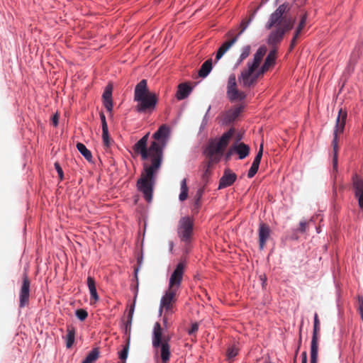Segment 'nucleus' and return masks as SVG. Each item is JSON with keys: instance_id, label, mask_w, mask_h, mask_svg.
<instances>
[{"instance_id": "423d86ee", "label": "nucleus", "mask_w": 363, "mask_h": 363, "mask_svg": "<svg viewBox=\"0 0 363 363\" xmlns=\"http://www.w3.org/2000/svg\"><path fill=\"white\" fill-rule=\"evenodd\" d=\"M171 336L164 335L160 323L154 325L152 344V347L160 352L162 363H168L171 357L169 341Z\"/></svg>"}, {"instance_id": "0eeeda50", "label": "nucleus", "mask_w": 363, "mask_h": 363, "mask_svg": "<svg viewBox=\"0 0 363 363\" xmlns=\"http://www.w3.org/2000/svg\"><path fill=\"white\" fill-rule=\"evenodd\" d=\"M233 134V130L230 129L223 133L218 140H213L208 143L205 150V153L208 157V161H211V162H217L219 161Z\"/></svg>"}, {"instance_id": "f03ea898", "label": "nucleus", "mask_w": 363, "mask_h": 363, "mask_svg": "<svg viewBox=\"0 0 363 363\" xmlns=\"http://www.w3.org/2000/svg\"><path fill=\"white\" fill-rule=\"evenodd\" d=\"M291 9V6L289 3H284L281 4L269 16L265 28L273 30L267 40L269 45H274L279 43L286 32L291 30L294 25V20L291 17L286 16V13Z\"/></svg>"}, {"instance_id": "6e6552de", "label": "nucleus", "mask_w": 363, "mask_h": 363, "mask_svg": "<svg viewBox=\"0 0 363 363\" xmlns=\"http://www.w3.org/2000/svg\"><path fill=\"white\" fill-rule=\"evenodd\" d=\"M347 113V111L340 108L338 112V116L336 120V125L334 130V137L332 141V146L333 150V169L337 171V153L339 150L338 147V135L343 133L346 123Z\"/></svg>"}, {"instance_id": "f704fd0d", "label": "nucleus", "mask_w": 363, "mask_h": 363, "mask_svg": "<svg viewBox=\"0 0 363 363\" xmlns=\"http://www.w3.org/2000/svg\"><path fill=\"white\" fill-rule=\"evenodd\" d=\"M129 350V342L127 345L124 347V348L119 353V358L123 361H125L128 357Z\"/></svg>"}, {"instance_id": "79ce46f5", "label": "nucleus", "mask_w": 363, "mask_h": 363, "mask_svg": "<svg viewBox=\"0 0 363 363\" xmlns=\"http://www.w3.org/2000/svg\"><path fill=\"white\" fill-rule=\"evenodd\" d=\"M100 118H101V121L102 128L108 127L106 120V116L103 113H100Z\"/></svg>"}, {"instance_id": "473e14b6", "label": "nucleus", "mask_w": 363, "mask_h": 363, "mask_svg": "<svg viewBox=\"0 0 363 363\" xmlns=\"http://www.w3.org/2000/svg\"><path fill=\"white\" fill-rule=\"evenodd\" d=\"M238 354V349L234 346L230 347L227 350V357L229 360L233 359Z\"/></svg>"}, {"instance_id": "f3484780", "label": "nucleus", "mask_w": 363, "mask_h": 363, "mask_svg": "<svg viewBox=\"0 0 363 363\" xmlns=\"http://www.w3.org/2000/svg\"><path fill=\"white\" fill-rule=\"evenodd\" d=\"M258 231L259 249L262 250L270 237L271 230L268 225L264 223H260Z\"/></svg>"}, {"instance_id": "7c9ffc66", "label": "nucleus", "mask_w": 363, "mask_h": 363, "mask_svg": "<svg viewBox=\"0 0 363 363\" xmlns=\"http://www.w3.org/2000/svg\"><path fill=\"white\" fill-rule=\"evenodd\" d=\"M102 139L104 146L108 147L111 145V140L109 138L108 127L102 128Z\"/></svg>"}, {"instance_id": "aec40b11", "label": "nucleus", "mask_w": 363, "mask_h": 363, "mask_svg": "<svg viewBox=\"0 0 363 363\" xmlns=\"http://www.w3.org/2000/svg\"><path fill=\"white\" fill-rule=\"evenodd\" d=\"M191 87L186 83L179 84L178 89L176 94V97L178 100H183L188 97L191 92Z\"/></svg>"}, {"instance_id": "1a4fd4ad", "label": "nucleus", "mask_w": 363, "mask_h": 363, "mask_svg": "<svg viewBox=\"0 0 363 363\" xmlns=\"http://www.w3.org/2000/svg\"><path fill=\"white\" fill-rule=\"evenodd\" d=\"M228 99L231 101H242L247 97L245 91L238 89L237 79L235 74L229 75L226 86Z\"/></svg>"}, {"instance_id": "c85d7f7f", "label": "nucleus", "mask_w": 363, "mask_h": 363, "mask_svg": "<svg viewBox=\"0 0 363 363\" xmlns=\"http://www.w3.org/2000/svg\"><path fill=\"white\" fill-rule=\"evenodd\" d=\"M251 47L250 45H245L242 48L241 54L236 62L235 66L240 65L243 60H245L250 54Z\"/></svg>"}, {"instance_id": "e433bc0d", "label": "nucleus", "mask_w": 363, "mask_h": 363, "mask_svg": "<svg viewBox=\"0 0 363 363\" xmlns=\"http://www.w3.org/2000/svg\"><path fill=\"white\" fill-rule=\"evenodd\" d=\"M357 299H358V303H359L358 311L360 314L361 319L363 321V296H358Z\"/></svg>"}, {"instance_id": "b1692460", "label": "nucleus", "mask_w": 363, "mask_h": 363, "mask_svg": "<svg viewBox=\"0 0 363 363\" xmlns=\"http://www.w3.org/2000/svg\"><path fill=\"white\" fill-rule=\"evenodd\" d=\"M67 334L65 337L66 340V346L67 348H70L74 342L75 337V329L74 327L71 325H68L67 328Z\"/></svg>"}, {"instance_id": "cd10ccee", "label": "nucleus", "mask_w": 363, "mask_h": 363, "mask_svg": "<svg viewBox=\"0 0 363 363\" xmlns=\"http://www.w3.org/2000/svg\"><path fill=\"white\" fill-rule=\"evenodd\" d=\"M99 357L98 348H94L86 357L82 363H94Z\"/></svg>"}, {"instance_id": "c9c22d12", "label": "nucleus", "mask_w": 363, "mask_h": 363, "mask_svg": "<svg viewBox=\"0 0 363 363\" xmlns=\"http://www.w3.org/2000/svg\"><path fill=\"white\" fill-rule=\"evenodd\" d=\"M142 262H143V255L140 256V257H139L138 259V267L135 268V279H136V281H137V284H136V286H135V292L138 293V270H139V267L142 265Z\"/></svg>"}, {"instance_id": "37998d69", "label": "nucleus", "mask_w": 363, "mask_h": 363, "mask_svg": "<svg viewBox=\"0 0 363 363\" xmlns=\"http://www.w3.org/2000/svg\"><path fill=\"white\" fill-rule=\"evenodd\" d=\"M59 114L56 113L52 118V123L55 127L57 126L59 121Z\"/></svg>"}, {"instance_id": "20e7f679", "label": "nucleus", "mask_w": 363, "mask_h": 363, "mask_svg": "<svg viewBox=\"0 0 363 363\" xmlns=\"http://www.w3.org/2000/svg\"><path fill=\"white\" fill-rule=\"evenodd\" d=\"M267 51V49L265 46L259 47L254 55L253 60L247 62L246 67L240 72L238 80L242 84L243 88L249 89L256 84L257 82L256 70L259 67Z\"/></svg>"}, {"instance_id": "3c124183", "label": "nucleus", "mask_w": 363, "mask_h": 363, "mask_svg": "<svg viewBox=\"0 0 363 363\" xmlns=\"http://www.w3.org/2000/svg\"><path fill=\"white\" fill-rule=\"evenodd\" d=\"M313 324L320 325V320L318 318V314L315 313L314 315V322Z\"/></svg>"}, {"instance_id": "412c9836", "label": "nucleus", "mask_w": 363, "mask_h": 363, "mask_svg": "<svg viewBox=\"0 0 363 363\" xmlns=\"http://www.w3.org/2000/svg\"><path fill=\"white\" fill-rule=\"evenodd\" d=\"M211 161H207L203 164V173L201 174V179L203 184V186H206L212 174V164Z\"/></svg>"}, {"instance_id": "4468645a", "label": "nucleus", "mask_w": 363, "mask_h": 363, "mask_svg": "<svg viewBox=\"0 0 363 363\" xmlns=\"http://www.w3.org/2000/svg\"><path fill=\"white\" fill-rule=\"evenodd\" d=\"M277 57V51L276 50H271L267 55L264 64L260 67V69L256 72V74H257V79L264 74L266 72H267L271 67H272L275 64V60Z\"/></svg>"}, {"instance_id": "ea45409f", "label": "nucleus", "mask_w": 363, "mask_h": 363, "mask_svg": "<svg viewBox=\"0 0 363 363\" xmlns=\"http://www.w3.org/2000/svg\"><path fill=\"white\" fill-rule=\"evenodd\" d=\"M308 222L306 220H302L299 223V228L297 229L298 231L301 233H304L306 230Z\"/></svg>"}, {"instance_id": "393cba45", "label": "nucleus", "mask_w": 363, "mask_h": 363, "mask_svg": "<svg viewBox=\"0 0 363 363\" xmlns=\"http://www.w3.org/2000/svg\"><path fill=\"white\" fill-rule=\"evenodd\" d=\"M212 69V60L211 59L206 60L203 63L200 69L199 70V75L201 77H206Z\"/></svg>"}, {"instance_id": "a878e982", "label": "nucleus", "mask_w": 363, "mask_h": 363, "mask_svg": "<svg viewBox=\"0 0 363 363\" xmlns=\"http://www.w3.org/2000/svg\"><path fill=\"white\" fill-rule=\"evenodd\" d=\"M137 296H138L137 292H135V296H134V300H133V303L132 304V306L130 308V310H129V312H128V320H127V321L125 323V330H126V333L128 331L130 332V330L131 323H132V320H133V313H134L135 304V301H136Z\"/></svg>"}, {"instance_id": "6ab92c4d", "label": "nucleus", "mask_w": 363, "mask_h": 363, "mask_svg": "<svg viewBox=\"0 0 363 363\" xmlns=\"http://www.w3.org/2000/svg\"><path fill=\"white\" fill-rule=\"evenodd\" d=\"M103 102L105 108L109 112L113 109L112 86L108 85L102 95Z\"/></svg>"}, {"instance_id": "09e8293b", "label": "nucleus", "mask_w": 363, "mask_h": 363, "mask_svg": "<svg viewBox=\"0 0 363 363\" xmlns=\"http://www.w3.org/2000/svg\"><path fill=\"white\" fill-rule=\"evenodd\" d=\"M234 150H233V145L229 149L228 152H227L226 154V158L227 159H229L231 156V155L233 153Z\"/></svg>"}, {"instance_id": "f257e3e1", "label": "nucleus", "mask_w": 363, "mask_h": 363, "mask_svg": "<svg viewBox=\"0 0 363 363\" xmlns=\"http://www.w3.org/2000/svg\"><path fill=\"white\" fill-rule=\"evenodd\" d=\"M169 132V128L162 125L153 134L155 141L151 143L149 148L147 147L149 133L139 140L133 147L135 152L140 154L143 160L150 159V164H143V171L137 182L138 189L143 193L147 202H150L152 199L155 175L162 165L163 148L167 143Z\"/></svg>"}, {"instance_id": "c03bdc74", "label": "nucleus", "mask_w": 363, "mask_h": 363, "mask_svg": "<svg viewBox=\"0 0 363 363\" xmlns=\"http://www.w3.org/2000/svg\"><path fill=\"white\" fill-rule=\"evenodd\" d=\"M296 40H297L296 38H292V40L291 41L290 46H289L290 51H291L294 49V48L295 47V45H296Z\"/></svg>"}, {"instance_id": "a18cd8bd", "label": "nucleus", "mask_w": 363, "mask_h": 363, "mask_svg": "<svg viewBox=\"0 0 363 363\" xmlns=\"http://www.w3.org/2000/svg\"><path fill=\"white\" fill-rule=\"evenodd\" d=\"M301 31H302V29H301L300 28L297 27L293 38L298 39V38L299 37Z\"/></svg>"}, {"instance_id": "f8f14e48", "label": "nucleus", "mask_w": 363, "mask_h": 363, "mask_svg": "<svg viewBox=\"0 0 363 363\" xmlns=\"http://www.w3.org/2000/svg\"><path fill=\"white\" fill-rule=\"evenodd\" d=\"M30 281L26 273L22 277V284L19 292V307L24 308L29 303Z\"/></svg>"}, {"instance_id": "7ed1b4c3", "label": "nucleus", "mask_w": 363, "mask_h": 363, "mask_svg": "<svg viewBox=\"0 0 363 363\" xmlns=\"http://www.w3.org/2000/svg\"><path fill=\"white\" fill-rule=\"evenodd\" d=\"M185 264L180 262L170 276L168 289L160 301V309H164L167 312L171 311L173 304L177 301L178 292L181 287Z\"/></svg>"}, {"instance_id": "2eb2a0df", "label": "nucleus", "mask_w": 363, "mask_h": 363, "mask_svg": "<svg viewBox=\"0 0 363 363\" xmlns=\"http://www.w3.org/2000/svg\"><path fill=\"white\" fill-rule=\"evenodd\" d=\"M354 196L358 199V204L361 209H363V180L357 174L352 177Z\"/></svg>"}, {"instance_id": "49530a36", "label": "nucleus", "mask_w": 363, "mask_h": 363, "mask_svg": "<svg viewBox=\"0 0 363 363\" xmlns=\"http://www.w3.org/2000/svg\"><path fill=\"white\" fill-rule=\"evenodd\" d=\"M301 363H307V353L306 352H303L301 354Z\"/></svg>"}, {"instance_id": "ddd939ff", "label": "nucleus", "mask_w": 363, "mask_h": 363, "mask_svg": "<svg viewBox=\"0 0 363 363\" xmlns=\"http://www.w3.org/2000/svg\"><path fill=\"white\" fill-rule=\"evenodd\" d=\"M319 331L320 325L313 324V337L311 344V363H317Z\"/></svg>"}, {"instance_id": "a19ab883", "label": "nucleus", "mask_w": 363, "mask_h": 363, "mask_svg": "<svg viewBox=\"0 0 363 363\" xmlns=\"http://www.w3.org/2000/svg\"><path fill=\"white\" fill-rule=\"evenodd\" d=\"M199 329V324L197 323H194L191 325V328L189 330L188 333L189 335H191L196 333Z\"/></svg>"}, {"instance_id": "72a5a7b5", "label": "nucleus", "mask_w": 363, "mask_h": 363, "mask_svg": "<svg viewBox=\"0 0 363 363\" xmlns=\"http://www.w3.org/2000/svg\"><path fill=\"white\" fill-rule=\"evenodd\" d=\"M75 314H76V316L77 317V318L82 321L84 320L88 316V313L84 309L77 310L75 312Z\"/></svg>"}, {"instance_id": "4be33fe9", "label": "nucleus", "mask_w": 363, "mask_h": 363, "mask_svg": "<svg viewBox=\"0 0 363 363\" xmlns=\"http://www.w3.org/2000/svg\"><path fill=\"white\" fill-rule=\"evenodd\" d=\"M234 151L238 154L239 159L242 160L248 156L250 153V147L243 143L238 145H233Z\"/></svg>"}, {"instance_id": "603ef678", "label": "nucleus", "mask_w": 363, "mask_h": 363, "mask_svg": "<svg viewBox=\"0 0 363 363\" xmlns=\"http://www.w3.org/2000/svg\"><path fill=\"white\" fill-rule=\"evenodd\" d=\"M232 35H233V33H232L231 31H229V32L227 33V36H228V37L232 36Z\"/></svg>"}, {"instance_id": "a211bd4d", "label": "nucleus", "mask_w": 363, "mask_h": 363, "mask_svg": "<svg viewBox=\"0 0 363 363\" xmlns=\"http://www.w3.org/2000/svg\"><path fill=\"white\" fill-rule=\"evenodd\" d=\"M262 154H263V144H261L259 146V149L257 153V155L255 156L254 161L252 164V166L248 171V173H247L248 178H252L257 172L259 166V163H260V161H261V159L262 157Z\"/></svg>"}, {"instance_id": "de8ad7c7", "label": "nucleus", "mask_w": 363, "mask_h": 363, "mask_svg": "<svg viewBox=\"0 0 363 363\" xmlns=\"http://www.w3.org/2000/svg\"><path fill=\"white\" fill-rule=\"evenodd\" d=\"M240 110H241V108L239 107V108H235L234 111H233V118H235V117H237L238 116V114L240 113Z\"/></svg>"}, {"instance_id": "5701e85b", "label": "nucleus", "mask_w": 363, "mask_h": 363, "mask_svg": "<svg viewBox=\"0 0 363 363\" xmlns=\"http://www.w3.org/2000/svg\"><path fill=\"white\" fill-rule=\"evenodd\" d=\"M87 286L91 295V302L94 301V302H96L99 301V297L98 296L96 287L95 280L91 277H88L87 278Z\"/></svg>"}, {"instance_id": "58836bf2", "label": "nucleus", "mask_w": 363, "mask_h": 363, "mask_svg": "<svg viewBox=\"0 0 363 363\" xmlns=\"http://www.w3.org/2000/svg\"><path fill=\"white\" fill-rule=\"evenodd\" d=\"M55 168L57 172L58 176L60 177V180H62L64 178V174L62 167H60V164L58 162L55 163Z\"/></svg>"}, {"instance_id": "8fccbe9b", "label": "nucleus", "mask_w": 363, "mask_h": 363, "mask_svg": "<svg viewBox=\"0 0 363 363\" xmlns=\"http://www.w3.org/2000/svg\"><path fill=\"white\" fill-rule=\"evenodd\" d=\"M234 150H233V145L229 149L228 152H227L226 154V158L227 159H229L231 156V155L233 153Z\"/></svg>"}, {"instance_id": "bb28decb", "label": "nucleus", "mask_w": 363, "mask_h": 363, "mask_svg": "<svg viewBox=\"0 0 363 363\" xmlns=\"http://www.w3.org/2000/svg\"><path fill=\"white\" fill-rule=\"evenodd\" d=\"M76 146L78 151L84 157V158L90 162L92 159V155L86 146L82 143H77Z\"/></svg>"}, {"instance_id": "dca6fc26", "label": "nucleus", "mask_w": 363, "mask_h": 363, "mask_svg": "<svg viewBox=\"0 0 363 363\" xmlns=\"http://www.w3.org/2000/svg\"><path fill=\"white\" fill-rule=\"evenodd\" d=\"M237 175L230 169H225L219 181L218 189H224L231 186L236 180Z\"/></svg>"}, {"instance_id": "9d476101", "label": "nucleus", "mask_w": 363, "mask_h": 363, "mask_svg": "<svg viewBox=\"0 0 363 363\" xmlns=\"http://www.w3.org/2000/svg\"><path fill=\"white\" fill-rule=\"evenodd\" d=\"M194 220L189 216L180 218L179 221L177 233L182 241L189 243L191 242L193 235Z\"/></svg>"}, {"instance_id": "39448f33", "label": "nucleus", "mask_w": 363, "mask_h": 363, "mask_svg": "<svg viewBox=\"0 0 363 363\" xmlns=\"http://www.w3.org/2000/svg\"><path fill=\"white\" fill-rule=\"evenodd\" d=\"M134 100L138 102L135 110L139 113L152 111L157 102L156 94L148 90L147 80H141L135 88Z\"/></svg>"}, {"instance_id": "c756f323", "label": "nucleus", "mask_w": 363, "mask_h": 363, "mask_svg": "<svg viewBox=\"0 0 363 363\" xmlns=\"http://www.w3.org/2000/svg\"><path fill=\"white\" fill-rule=\"evenodd\" d=\"M189 188L186 184V179H184L181 182V193L179 196L181 201H185L188 197Z\"/></svg>"}, {"instance_id": "9b49d317", "label": "nucleus", "mask_w": 363, "mask_h": 363, "mask_svg": "<svg viewBox=\"0 0 363 363\" xmlns=\"http://www.w3.org/2000/svg\"><path fill=\"white\" fill-rule=\"evenodd\" d=\"M251 19L243 21L240 24V30L238 34L232 39L225 41L219 48L216 55V62H218L223 55L238 41L239 36L245 30Z\"/></svg>"}, {"instance_id": "4c0bfd02", "label": "nucleus", "mask_w": 363, "mask_h": 363, "mask_svg": "<svg viewBox=\"0 0 363 363\" xmlns=\"http://www.w3.org/2000/svg\"><path fill=\"white\" fill-rule=\"evenodd\" d=\"M306 20H307V13H304L301 17V21L298 23V28H300L301 29L303 30V28L306 26Z\"/></svg>"}, {"instance_id": "2f4dec72", "label": "nucleus", "mask_w": 363, "mask_h": 363, "mask_svg": "<svg viewBox=\"0 0 363 363\" xmlns=\"http://www.w3.org/2000/svg\"><path fill=\"white\" fill-rule=\"evenodd\" d=\"M203 193V187L200 188L197 191L196 194L195 203H194V207L193 211L198 209V208L200 205V201H201V198L202 196Z\"/></svg>"}]
</instances>
